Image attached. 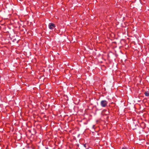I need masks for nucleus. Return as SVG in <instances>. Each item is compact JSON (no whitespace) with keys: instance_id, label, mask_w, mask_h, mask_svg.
<instances>
[{"instance_id":"3","label":"nucleus","mask_w":149,"mask_h":149,"mask_svg":"<svg viewBox=\"0 0 149 149\" xmlns=\"http://www.w3.org/2000/svg\"><path fill=\"white\" fill-rule=\"evenodd\" d=\"M84 147L86 148V149H89L90 147L88 143H85L83 145Z\"/></svg>"},{"instance_id":"2","label":"nucleus","mask_w":149,"mask_h":149,"mask_svg":"<svg viewBox=\"0 0 149 149\" xmlns=\"http://www.w3.org/2000/svg\"><path fill=\"white\" fill-rule=\"evenodd\" d=\"M49 28L50 29H52L55 27V24L52 23H50L49 25Z\"/></svg>"},{"instance_id":"4","label":"nucleus","mask_w":149,"mask_h":149,"mask_svg":"<svg viewBox=\"0 0 149 149\" xmlns=\"http://www.w3.org/2000/svg\"><path fill=\"white\" fill-rule=\"evenodd\" d=\"M145 95L146 96H149V92L148 91L145 92Z\"/></svg>"},{"instance_id":"1","label":"nucleus","mask_w":149,"mask_h":149,"mask_svg":"<svg viewBox=\"0 0 149 149\" xmlns=\"http://www.w3.org/2000/svg\"><path fill=\"white\" fill-rule=\"evenodd\" d=\"M108 104V102L106 100H102L100 102L101 106L102 107H105Z\"/></svg>"},{"instance_id":"5","label":"nucleus","mask_w":149,"mask_h":149,"mask_svg":"<svg viewBox=\"0 0 149 149\" xmlns=\"http://www.w3.org/2000/svg\"><path fill=\"white\" fill-rule=\"evenodd\" d=\"M121 149H127V148L126 147H123Z\"/></svg>"},{"instance_id":"6","label":"nucleus","mask_w":149,"mask_h":149,"mask_svg":"<svg viewBox=\"0 0 149 149\" xmlns=\"http://www.w3.org/2000/svg\"><path fill=\"white\" fill-rule=\"evenodd\" d=\"M45 148L46 149H48V148L47 147H46Z\"/></svg>"}]
</instances>
